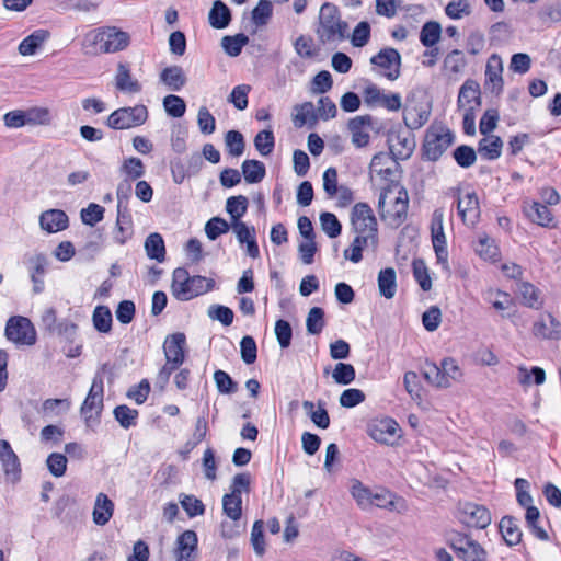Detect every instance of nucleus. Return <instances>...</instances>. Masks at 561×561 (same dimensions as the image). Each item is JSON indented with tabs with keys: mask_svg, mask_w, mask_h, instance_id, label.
<instances>
[{
	"mask_svg": "<svg viewBox=\"0 0 561 561\" xmlns=\"http://www.w3.org/2000/svg\"><path fill=\"white\" fill-rule=\"evenodd\" d=\"M214 286V279L199 275L190 276L188 272L183 267H178L173 271L171 289L173 296L179 300H190L210 291Z\"/></svg>",
	"mask_w": 561,
	"mask_h": 561,
	"instance_id": "obj_1",
	"label": "nucleus"
},
{
	"mask_svg": "<svg viewBox=\"0 0 561 561\" xmlns=\"http://www.w3.org/2000/svg\"><path fill=\"white\" fill-rule=\"evenodd\" d=\"M347 23L341 20L336 5L325 2L319 12L317 36L322 44L339 42L345 38Z\"/></svg>",
	"mask_w": 561,
	"mask_h": 561,
	"instance_id": "obj_2",
	"label": "nucleus"
},
{
	"mask_svg": "<svg viewBox=\"0 0 561 561\" xmlns=\"http://www.w3.org/2000/svg\"><path fill=\"white\" fill-rule=\"evenodd\" d=\"M424 379L434 387L449 388L453 382L459 381L462 373L456 360L447 357L439 365L426 362L422 370Z\"/></svg>",
	"mask_w": 561,
	"mask_h": 561,
	"instance_id": "obj_3",
	"label": "nucleus"
},
{
	"mask_svg": "<svg viewBox=\"0 0 561 561\" xmlns=\"http://www.w3.org/2000/svg\"><path fill=\"white\" fill-rule=\"evenodd\" d=\"M455 135L445 126H431L425 134L422 152L428 161H437L453 145Z\"/></svg>",
	"mask_w": 561,
	"mask_h": 561,
	"instance_id": "obj_4",
	"label": "nucleus"
},
{
	"mask_svg": "<svg viewBox=\"0 0 561 561\" xmlns=\"http://www.w3.org/2000/svg\"><path fill=\"white\" fill-rule=\"evenodd\" d=\"M389 193H391L390 185H387L381 190L378 199V209L380 210L382 219L386 220L389 226L398 228L405 221L408 217L409 196L407 190L401 187L391 207L387 210H383L386 198L388 197Z\"/></svg>",
	"mask_w": 561,
	"mask_h": 561,
	"instance_id": "obj_5",
	"label": "nucleus"
},
{
	"mask_svg": "<svg viewBox=\"0 0 561 561\" xmlns=\"http://www.w3.org/2000/svg\"><path fill=\"white\" fill-rule=\"evenodd\" d=\"M447 543L461 561L488 560L485 549L467 534L455 531L448 537Z\"/></svg>",
	"mask_w": 561,
	"mask_h": 561,
	"instance_id": "obj_6",
	"label": "nucleus"
},
{
	"mask_svg": "<svg viewBox=\"0 0 561 561\" xmlns=\"http://www.w3.org/2000/svg\"><path fill=\"white\" fill-rule=\"evenodd\" d=\"M147 119V107L138 104L114 111L107 117L106 124L113 129H129L142 125Z\"/></svg>",
	"mask_w": 561,
	"mask_h": 561,
	"instance_id": "obj_7",
	"label": "nucleus"
},
{
	"mask_svg": "<svg viewBox=\"0 0 561 561\" xmlns=\"http://www.w3.org/2000/svg\"><path fill=\"white\" fill-rule=\"evenodd\" d=\"M5 336L9 341L20 345H33L36 342V332L32 322L21 316L11 317L8 320Z\"/></svg>",
	"mask_w": 561,
	"mask_h": 561,
	"instance_id": "obj_8",
	"label": "nucleus"
},
{
	"mask_svg": "<svg viewBox=\"0 0 561 561\" xmlns=\"http://www.w3.org/2000/svg\"><path fill=\"white\" fill-rule=\"evenodd\" d=\"M351 220L357 234L373 233L377 237V220L368 204L357 203L352 209Z\"/></svg>",
	"mask_w": 561,
	"mask_h": 561,
	"instance_id": "obj_9",
	"label": "nucleus"
},
{
	"mask_svg": "<svg viewBox=\"0 0 561 561\" xmlns=\"http://www.w3.org/2000/svg\"><path fill=\"white\" fill-rule=\"evenodd\" d=\"M444 210L437 208L433 211L431 220V237L437 262L447 264L448 252L444 233Z\"/></svg>",
	"mask_w": 561,
	"mask_h": 561,
	"instance_id": "obj_10",
	"label": "nucleus"
},
{
	"mask_svg": "<svg viewBox=\"0 0 561 561\" xmlns=\"http://www.w3.org/2000/svg\"><path fill=\"white\" fill-rule=\"evenodd\" d=\"M370 62L382 69V75L389 80H396L400 76L401 56L394 48H382L370 58Z\"/></svg>",
	"mask_w": 561,
	"mask_h": 561,
	"instance_id": "obj_11",
	"label": "nucleus"
},
{
	"mask_svg": "<svg viewBox=\"0 0 561 561\" xmlns=\"http://www.w3.org/2000/svg\"><path fill=\"white\" fill-rule=\"evenodd\" d=\"M393 154L387 152L376 153L370 162L369 171L370 174L376 173L381 180L391 184L394 182V174L400 168V164Z\"/></svg>",
	"mask_w": 561,
	"mask_h": 561,
	"instance_id": "obj_12",
	"label": "nucleus"
},
{
	"mask_svg": "<svg viewBox=\"0 0 561 561\" xmlns=\"http://www.w3.org/2000/svg\"><path fill=\"white\" fill-rule=\"evenodd\" d=\"M460 520L469 527L484 529L491 524L492 517L485 506L467 502L460 508Z\"/></svg>",
	"mask_w": 561,
	"mask_h": 561,
	"instance_id": "obj_13",
	"label": "nucleus"
},
{
	"mask_svg": "<svg viewBox=\"0 0 561 561\" xmlns=\"http://www.w3.org/2000/svg\"><path fill=\"white\" fill-rule=\"evenodd\" d=\"M400 427L392 419L377 420L369 425V436L381 444L392 445L399 437Z\"/></svg>",
	"mask_w": 561,
	"mask_h": 561,
	"instance_id": "obj_14",
	"label": "nucleus"
},
{
	"mask_svg": "<svg viewBox=\"0 0 561 561\" xmlns=\"http://www.w3.org/2000/svg\"><path fill=\"white\" fill-rule=\"evenodd\" d=\"M197 535L194 530L183 531L175 542L174 553L176 561H196L197 556Z\"/></svg>",
	"mask_w": 561,
	"mask_h": 561,
	"instance_id": "obj_15",
	"label": "nucleus"
},
{
	"mask_svg": "<svg viewBox=\"0 0 561 561\" xmlns=\"http://www.w3.org/2000/svg\"><path fill=\"white\" fill-rule=\"evenodd\" d=\"M373 125V117L370 115H360L348 121L347 127L352 135V142L357 148H363L369 144L368 129Z\"/></svg>",
	"mask_w": 561,
	"mask_h": 561,
	"instance_id": "obj_16",
	"label": "nucleus"
},
{
	"mask_svg": "<svg viewBox=\"0 0 561 561\" xmlns=\"http://www.w3.org/2000/svg\"><path fill=\"white\" fill-rule=\"evenodd\" d=\"M458 214L465 225L473 227L480 218V206L474 192L467 193L457 202Z\"/></svg>",
	"mask_w": 561,
	"mask_h": 561,
	"instance_id": "obj_17",
	"label": "nucleus"
},
{
	"mask_svg": "<svg viewBox=\"0 0 561 561\" xmlns=\"http://www.w3.org/2000/svg\"><path fill=\"white\" fill-rule=\"evenodd\" d=\"M103 409V380L101 378L95 377L93 379L90 391L81 405V414L85 419H90L92 416V412H95L96 415H100Z\"/></svg>",
	"mask_w": 561,
	"mask_h": 561,
	"instance_id": "obj_18",
	"label": "nucleus"
},
{
	"mask_svg": "<svg viewBox=\"0 0 561 561\" xmlns=\"http://www.w3.org/2000/svg\"><path fill=\"white\" fill-rule=\"evenodd\" d=\"M186 337L182 332L170 334L163 343L165 359L173 364H183L185 359Z\"/></svg>",
	"mask_w": 561,
	"mask_h": 561,
	"instance_id": "obj_19",
	"label": "nucleus"
},
{
	"mask_svg": "<svg viewBox=\"0 0 561 561\" xmlns=\"http://www.w3.org/2000/svg\"><path fill=\"white\" fill-rule=\"evenodd\" d=\"M533 333L536 337L559 340L561 337V323L551 313H543L534 322Z\"/></svg>",
	"mask_w": 561,
	"mask_h": 561,
	"instance_id": "obj_20",
	"label": "nucleus"
},
{
	"mask_svg": "<svg viewBox=\"0 0 561 561\" xmlns=\"http://www.w3.org/2000/svg\"><path fill=\"white\" fill-rule=\"evenodd\" d=\"M458 107L467 111H476L481 105L480 85L477 81L468 79L461 85L457 101Z\"/></svg>",
	"mask_w": 561,
	"mask_h": 561,
	"instance_id": "obj_21",
	"label": "nucleus"
},
{
	"mask_svg": "<svg viewBox=\"0 0 561 561\" xmlns=\"http://www.w3.org/2000/svg\"><path fill=\"white\" fill-rule=\"evenodd\" d=\"M27 263L30 265V276L33 283V293L41 294L45 287L43 276L48 266V259L44 253H37L28 257Z\"/></svg>",
	"mask_w": 561,
	"mask_h": 561,
	"instance_id": "obj_22",
	"label": "nucleus"
},
{
	"mask_svg": "<svg viewBox=\"0 0 561 561\" xmlns=\"http://www.w3.org/2000/svg\"><path fill=\"white\" fill-rule=\"evenodd\" d=\"M388 144L390 153L399 160H405L410 158L415 148L414 139L408 134H391L388 137Z\"/></svg>",
	"mask_w": 561,
	"mask_h": 561,
	"instance_id": "obj_23",
	"label": "nucleus"
},
{
	"mask_svg": "<svg viewBox=\"0 0 561 561\" xmlns=\"http://www.w3.org/2000/svg\"><path fill=\"white\" fill-rule=\"evenodd\" d=\"M105 26L98 27L84 34L81 48L84 55L98 56L104 54L105 46Z\"/></svg>",
	"mask_w": 561,
	"mask_h": 561,
	"instance_id": "obj_24",
	"label": "nucleus"
},
{
	"mask_svg": "<svg viewBox=\"0 0 561 561\" xmlns=\"http://www.w3.org/2000/svg\"><path fill=\"white\" fill-rule=\"evenodd\" d=\"M105 32L104 54H114L128 47L130 36L127 32L116 26H105Z\"/></svg>",
	"mask_w": 561,
	"mask_h": 561,
	"instance_id": "obj_25",
	"label": "nucleus"
},
{
	"mask_svg": "<svg viewBox=\"0 0 561 561\" xmlns=\"http://www.w3.org/2000/svg\"><path fill=\"white\" fill-rule=\"evenodd\" d=\"M68 216L60 209H49L42 213L39 216L41 228L48 233L65 230L68 227Z\"/></svg>",
	"mask_w": 561,
	"mask_h": 561,
	"instance_id": "obj_26",
	"label": "nucleus"
},
{
	"mask_svg": "<svg viewBox=\"0 0 561 561\" xmlns=\"http://www.w3.org/2000/svg\"><path fill=\"white\" fill-rule=\"evenodd\" d=\"M0 461L4 473L11 476L13 481L18 480L21 471L20 461L9 442L4 439H0Z\"/></svg>",
	"mask_w": 561,
	"mask_h": 561,
	"instance_id": "obj_27",
	"label": "nucleus"
},
{
	"mask_svg": "<svg viewBox=\"0 0 561 561\" xmlns=\"http://www.w3.org/2000/svg\"><path fill=\"white\" fill-rule=\"evenodd\" d=\"M114 513V503L104 493H99L93 507V522L99 526H104L112 518Z\"/></svg>",
	"mask_w": 561,
	"mask_h": 561,
	"instance_id": "obj_28",
	"label": "nucleus"
},
{
	"mask_svg": "<svg viewBox=\"0 0 561 561\" xmlns=\"http://www.w3.org/2000/svg\"><path fill=\"white\" fill-rule=\"evenodd\" d=\"M524 213L530 221L542 227L549 226L553 219L548 206L539 202L526 203L524 205Z\"/></svg>",
	"mask_w": 561,
	"mask_h": 561,
	"instance_id": "obj_29",
	"label": "nucleus"
},
{
	"mask_svg": "<svg viewBox=\"0 0 561 561\" xmlns=\"http://www.w3.org/2000/svg\"><path fill=\"white\" fill-rule=\"evenodd\" d=\"M500 531L504 541L508 546H516L522 540V530L518 525V519L513 516L502 517L499 524Z\"/></svg>",
	"mask_w": 561,
	"mask_h": 561,
	"instance_id": "obj_30",
	"label": "nucleus"
},
{
	"mask_svg": "<svg viewBox=\"0 0 561 561\" xmlns=\"http://www.w3.org/2000/svg\"><path fill=\"white\" fill-rule=\"evenodd\" d=\"M369 244H377V237L373 233L370 234H357L352 242L350 249L344 251V257L346 260L352 261L353 263H358L363 259V249L368 247Z\"/></svg>",
	"mask_w": 561,
	"mask_h": 561,
	"instance_id": "obj_31",
	"label": "nucleus"
},
{
	"mask_svg": "<svg viewBox=\"0 0 561 561\" xmlns=\"http://www.w3.org/2000/svg\"><path fill=\"white\" fill-rule=\"evenodd\" d=\"M115 84L123 92L138 93L141 90L140 83L131 78L128 65L122 62L117 65Z\"/></svg>",
	"mask_w": 561,
	"mask_h": 561,
	"instance_id": "obj_32",
	"label": "nucleus"
},
{
	"mask_svg": "<svg viewBox=\"0 0 561 561\" xmlns=\"http://www.w3.org/2000/svg\"><path fill=\"white\" fill-rule=\"evenodd\" d=\"M503 141L499 136L486 135L478 144V152L486 160H495L501 157Z\"/></svg>",
	"mask_w": 561,
	"mask_h": 561,
	"instance_id": "obj_33",
	"label": "nucleus"
},
{
	"mask_svg": "<svg viewBox=\"0 0 561 561\" xmlns=\"http://www.w3.org/2000/svg\"><path fill=\"white\" fill-rule=\"evenodd\" d=\"M209 24L217 30L225 28L231 21L230 9L221 1L216 0L208 13Z\"/></svg>",
	"mask_w": 561,
	"mask_h": 561,
	"instance_id": "obj_34",
	"label": "nucleus"
},
{
	"mask_svg": "<svg viewBox=\"0 0 561 561\" xmlns=\"http://www.w3.org/2000/svg\"><path fill=\"white\" fill-rule=\"evenodd\" d=\"M160 80L172 91H180L186 84V76L180 66H170L160 72Z\"/></svg>",
	"mask_w": 561,
	"mask_h": 561,
	"instance_id": "obj_35",
	"label": "nucleus"
},
{
	"mask_svg": "<svg viewBox=\"0 0 561 561\" xmlns=\"http://www.w3.org/2000/svg\"><path fill=\"white\" fill-rule=\"evenodd\" d=\"M378 289L382 297L391 299L397 293V275L392 267L383 268L378 274Z\"/></svg>",
	"mask_w": 561,
	"mask_h": 561,
	"instance_id": "obj_36",
	"label": "nucleus"
},
{
	"mask_svg": "<svg viewBox=\"0 0 561 561\" xmlns=\"http://www.w3.org/2000/svg\"><path fill=\"white\" fill-rule=\"evenodd\" d=\"M144 248L149 259L156 260L159 263L165 260V245L160 233H150L145 240Z\"/></svg>",
	"mask_w": 561,
	"mask_h": 561,
	"instance_id": "obj_37",
	"label": "nucleus"
},
{
	"mask_svg": "<svg viewBox=\"0 0 561 561\" xmlns=\"http://www.w3.org/2000/svg\"><path fill=\"white\" fill-rule=\"evenodd\" d=\"M302 408L306 411V413L310 416L314 425L322 430H325L330 426V416L324 408L323 401H318V410H314V403L308 400L302 402Z\"/></svg>",
	"mask_w": 561,
	"mask_h": 561,
	"instance_id": "obj_38",
	"label": "nucleus"
},
{
	"mask_svg": "<svg viewBox=\"0 0 561 561\" xmlns=\"http://www.w3.org/2000/svg\"><path fill=\"white\" fill-rule=\"evenodd\" d=\"M49 37V33L44 30H38L25 37L19 45V53L23 56H30L42 46V44Z\"/></svg>",
	"mask_w": 561,
	"mask_h": 561,
	"instance_id": "obj_39",
	"label": "nucleus"
},
{
	"mask_svg": "<svg viewBox=\"0 0 561 561\" xmlns=\"http://www.w3.org/2000/svg\"><path fill=\"white\" fill-rule=\"evenodd\" d=\"M241 170L245 182L250 184L261 182L266 174L264 163L259 160H244Z\"/></svg>",
	"mask_w": 561,
	"mask_h": 561,
	"instance_id": "obj_40",
	"label": "nucleus"
},
{
	"mask_svg": "<svg viewBox=\"0 0 561 561\" xmlns=\"http://www.w3.org/2000/svg\"><path fill=\"white\" fill-rule=\"evenodd\" d=\"M249 43V37L239 33L237 35L230 36L226 35L221 38V47L225 53L230 57H237L241 54L242 48Z\"/></svg>",
	"mask_w": 561,
	"mask_h": 561,
	"instance_id": "obj_41",
	"label": "nucleus"
},
{
	"mask_svg": "<svg viewBox=\"0 0 561 561\" xmlns=\"http://www.w3.org/2000/svg\"><path fill=\"white\" fill-rule=\"evenodd\" d=\"M112 312L107 306L95 307L92 314L93 327L100 333H108L112 330Z\"/></svg>",
	"mask_w": 561,
	"mask_h": 561,
	"instance_id": "obj_42",
	"label": "nucleus"
},
{
	"mask_svg": "<svg viewBox=\"0 0 561 561\" xmlns=\"http://www.w3.org/2000/svg\"><path fill=\"white\" fill-rule=\"evenodd\" d=\"M502 71V58L496 54L491 55L486 62L485 76L488 80L492 82L494 87H499V89L503 85Z\"/></svg>",
	"mask_w": 561,
	"mask_h": 561,
	"instance_id": "obj_43",
	"label": "nucleus"
},
{
	"mask_svg": "<svg viewBox=\"0 0 561 561\" xmlns=\"http://www.w3.org/2000/svg\"><path fill=\"white\" fill-rule=\"evenodd\" d=\"M249 201L245 196H231L226 202V211L231 217V222L241 221L240 219L247 213Z\"/></svg>",
	"mask_w": 561,
	"mask_h": 561,
	"instance_id": "obj_44",
	"label": "nucleus"
},
{
	"mask_svg": "<svg viewBox=\"0 0 561 561\" xmlns=\"http://www.w3.org/2000/svg\"><path fill=\"white\" fill-rule=\"evenodd\" d=\"M517 291L523 298V304L529 308L539 309V290L530 283L522 282L517 284Z\"/></svg>",
	"mask_w": 561,
	"mask_h": 561,
	"instance_id": "obj_45",
	"label": "nucleus"
},
{
	"mask_svg": "<svg viewBox=\"0 0 561 561\" xmlns=\"http://www.w3.org/2000/svg\"><path fill=\"white\" fill-rule=\"evenodd\" d=\"M440 34V24L436 21H428L422 26L420 41L425 47H432L439 41Z\"/></svg>",
	"mask_w": 561,
	"mask_h": 561,
	"instance_id": "obj_46",
	"label": "nucleus"
},
{
	"mask_svg": "<svg viewBox=\"0 0 561 561\" xmlns=\"http://www.w3.org/2000/svg\"><path fill=\"white\" fill-rule=\"evenodd\" d=\"M222 510L229 519H240L242 515V499L239 494H225Z\"/></svg>",
	"mask_w": 561,
	"mask_h": 561,
	"instance_id": "obj_47",
	"label": "nucleus"
},
{
	"mask_svg": "<svg viewBox=\"0 0 561 561\" xmlns=\"http://www.w3.org/2000/svg\"><path fill=\"white\" fill-rule=\"evenodd\" d=\"M225 144L227 151L232 157H240L245 149L243 135L238 130H229L225 135Z\"/></svg>",
	"mask_w": 561,
	"mask_h": 561,
	"instance_id": "obj_48",
	"label": "nucleus"
},
{
	"mask_svg": "<svg viewBox=\"0 0 561 561\" xmlns=\"http://www.w3.org/2000/svg\"><path fill=\"white\" fill-rule=\"evenodd\" d=\"M324 310L320 307H312L306 319L307 332L312 335H318L324 328Z\"/></svg>",
	"mask_w": 561,
	"mask_h": 561,
	"instance_id": "obj_49",
	"label": "nucleus"
},
{
	"mask_svg": "<svg viewBox=\"0 0 561 561\" xmlns=\"http://www.w3.org/2000/svg\"><path fill=\"white\" fill-rule=\"evenodd\" d=\"M540 518V512L536 506L527 507L525 514V522L531 533L540 540H547L549 538L547 531L538 525Z\"/></svg>",
	"mask_w": 561,
	"mask_h": 561,
	"instance_id": "obj_50",
	"label": "nucleus"
},
{
	"mask_svg": "<svg viewBox=\"0 0 561 561\" xmlns=\"http://www.w3.org/2000/svg\"><path fill=\"white\" fill-rule=\"evenodd\" d=\"M255 149L261 156L266 157L273 152L275 146L274 134L270 129L261 130L254 138Z\"/></svg>",
	"mask_w": 561,
	"mask_h": 561,
	"instance_id": "obj_51",
	"label": "nucleus"
},
{
	"mask_svg": "<svg viewBox=\"0 0 561 561\" xmlns=\"http://www.w3.org/2000/svg\"><path fill=\"white\" fill-rule=\"evenodd\" d=\"M130 224V216L124 214L122 210H117L116 230L114 233V239L117 243L124 244L131 236Z\"/></svg>",
	"mask_w": 561,
	"mask_h": 561,
	"instance_id": "obj_52",
	"label": "nucleus"
},
{
	"mask_svg": "<svg viewBox=\"0 0 561 561\" xmlns=\"http://www.w3.org/2000/svg\"><path fill=\"white\" fill-rule=\"evenodd\" d=\"M27 125H50L51 114L47 107L34 106L25 111Z\"/></svg>",
	"mask_w": 561,
	"mask_h": 561,
	"instance_id": "obj_53",
	"label": "nucleus"
},
{
	"mask_svg": "<svg viewBox=\"0 0 561 561\" xmlns=\"http://www.w3.org/2000/svg\"><path fill=\"white\" fill-rule=\"evenodd\" d=\"M453 157L459 167L466 169L473 165L477 160V153L474 149L467 145L458 146L454 150Z\"/></svg>",
	"mask_w": 561,
	"mask_h": 561,
	"instance_id": "obj_54",
	"label": "nucleus"
},
{
	"mask_svg": "<svg viewBox=\"0 0 561 561\" xmlns=\"http://www.w3.org/2000/svg\"><path fill=\"white\" fill-rule=\"evenodd\" d=\"M180 503L188 517H195L205 513V505L194 495L180 494Z\"/></svg>",
	"mask_w": 561,
	"mask_h": 561,
	"instance_id": "obj_55",
	"label": "nucleus"
},
{
	"mask_svg": "<svg viewBox=\"0 0 561 561\" xmlns=\"http://www.w3.org/2000/svg\"><path fill=\"white\" fill-rule=\"evenodd\" d=\"M466 58L459 49H454L444 59V69L450 73L457 75L466 67Z\"/></svg>",
	"mask_w": 561,
	"mask_h": 561,
	"instance_id": "obj_56",
	"label": "nucleus"
},
{
	"mask_svg": "<svg viewBox=\"0 0 561 561\" xmlns=\"http://www.w3.org/2000/svg\"><path fill=\"white\" fill-rule=\"evenodd\" d=\"M214 381L217 390L222 394H231L238 390V383L224 370L214 373Z\"/></svg>",
	"mask_w": 561,
	"mask_h": 561,
	"instance_id": "obj_57",
	"label": "nucleus"
},
{
	"mask_svg": "<svg viewBox=\"0 0 561 561\" xmlns=\"http://www.w3.org/2000/svg\"><path fill=\"white\" fill-rule=\"evenodd\" d=\"M351 493L362 508H367L374 503L371 491L358 480L354 481Z\"/></svg>",
	"mask_w": 561,
	"mask_h": 561,
	"instance_id": "obj_58",
	"label": "nucleus"
},
{
	"mask_svg": "<svg viewBox=\"0 0 561 561\" xmlns=\"http://www.w3.org/2000/svg\"><path fill=\"white\" fill-rule=\"evenodd\" d=\"M413 276L424 291L432 288V279L425 262L421 259L413 261Z\"/></svg>",
	"mask_w": 561,
	"mask_h": 561,
	"instance_id": "obj_59",
	"label": "nucleus"
},
{
	"mask_svg": "<svg viewBox=\"0 0 561 561\" xmlns=\"http://www.w3.org/2000/svg\"><path fill=\"white\" fill-rule=\"evenodd\" d=\"M229 225L224 218L213 217L205 225V233L211 241L216 240L219 236L229 231Z\"/></svg>",
	"mask_w": 561,
	"mask_h": 561,
	"instance_id": "obj_60",
	"label": "nucleus"
},
{
	"mask_svg": "<svg viewBox=\"0 0 561 561\" xmlns=\"http://www.w3.org/2000/svg\"><path fill=\"white\" fill-rule=\"evenodd\" d=\"M115 420L119 423V425L124 428H129L135 425L136 419L138 416V411L130 409L128 405L122 404L117 405L114 409Z\"/></svg>",
	"mask_w": 561,
	"mask_h": 561,
	"instance_id": "obj_61",
	"label": "nucleus"
},
{
	"mask_svg": "<svg viewBox=\"0 0 561 561\" xmlns=\"http://www.w3.org/2000/svg\"><path fill=\"white\" fill-rule=\"evenodd\" d=\"M332 377L339 385H350L356 377L355 368L351 364L339 363L334 367Z\"/></svg>",
	"mask_w": 561,
	"mask_h": 561,
	"instance_id": "obj_62",
	"label": "nucleus"
},
{
	"mask_svg": "<svg viewBox=\"0 0 561 561\" xmlns=\"http://www.w3.org/2000/svg\"><path fill=\"white\" fill-rule=\"evenodd\" d=\"M163 106L168 115L179 118L185 114L186 105L182 98L169 94L163 99Z\"/></svg>",
	"mask_w": 561,
	"mask_h": 561,
	"instance_id": "obj_63",
	"label": "nucleus"
},
{
	"mask_svg": "<svg viewBox=\"0 0 561 561\" xmlns=\"http://www.w3.org/2000/svg\"><path fill=\"white\" fill-rule=\"evenodd\" d=\"M273 13L272 2L268 0H260L257 5L252 10V21L256 26L267 23Z\"/></svg>",
	"mask_w": 561,
	"mask_h": 561,
	"instance_id": "obj_64",
	"label": "nucleus"
}]
</instances>
